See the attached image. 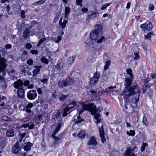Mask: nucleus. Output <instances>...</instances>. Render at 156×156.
<instances>
[{"instance_id":"052dcab7","label":"nucleus","mask_w":156,"mask_h":156,"mask_svg":"<svg viewBox=\"0 0 156 156\" xmlns=\"http://www.w3.org/2000/svg\"><path fill=\"white\" fill-rule=\"evenodd\" d=\"M59 18V16H56L54 18V19H53V22L54 23H56L57 20H58Z\"/></svg>"},{"instance_id":"473e14b6","label":"nucleus","mask_w":156,"mask_h":156,"mask_svg":"<svg viewBox=\"0 0 156 156\" xmlns=\"http://www.w3.org/2000/svg\"><path fill=\"white\" fill-rule=\"evenodd\" d=\"M45 1L46 0H40L37 2H35L34 3L33 5H40L44 3Z\"/></svg>"},{"instance_id":"864d4df0","label":"nucleus","mask_w":156,"mask_h":156,"mask_svg":"<svg viewBox=\"0 0 156 156\" xmlns=\"http://www.w3.org/2000/svg\"><path fill=\"white\" fill-rule=\"evenodd\" d=\"M38 52V51L36 50H32L30 51V53L33 54H37Z\"/></svg>"},{"instance_id":"774afa93","label":"nucleus","mask_w":156,"mask_h":156,"mask_svg":"<svg viewBox=\"0 0 156 156\" xmlns=\"http://www.w3.org/2000/svg\"><path fill=\"white\" fill-rule=\"evenodd\" d=\"M46 38H41L40 39V40L39 41V42L41 44L44 41H46Z\"/></svg>"},{"instance_id":"603ef678","label":"nucleus","mask_w":156,"mask_h":156,"mask_svg":"<svg viewBox=\"0 0 156 156\" xmlns=\"http://www.w3.org/2000/svg\"><path fill=\"white\" fill-rule=\"evenodd\" d=\"M21 17L22 18H24L25 17V11L23 10H22L21 11Z\"/></svg>"},{"instance_id":"7ed1b4c3","label":"nucleus","mask_w":156,"mask_h":156,"mask_svg":"<svg viewBox=\"0 0 156 156\" xmlns=\"http://www.w3.org/2000/svg\"><path fill=\"white\" fill-rule=\"evenodd\" d=\"M88 111L91 112L92 115H94L96 112V109L94 104H83L82 105V109L80 111L77 117V119L75 121L76 124H78L84 121V119H82L80 115L84 110Z\"/></svg>"},{"instance_id":"2eb2a0df","label":"nucleus","mask_w":156,"mask_h":156,"mask_svg":"<svg viewBox=\"0 0 156 156\" xmlns=\"http://www.w3.org/2000/svg\"><path fill=\"white\" fill-rule=\"evenodd\" d=\"M32 146V144L30 142H28L27 143H26L24 144L23 147L24 150L28 151L29 150Z\"/></svg>"},{"instance_id":"c85d7f7f","label":"nucleus","mask_w":156,"mask_h":156,"mask_svg":"<svg viewBox=\"0 0 156 156\" xmlns=\"http://www.w3.org/2000/svg\"><path fill=\"white\" fill-rule=\"evenodd\" d=\"M68 22V21L66 20H64L63 22H61L59 23V24L61 26L62 28L64 29L66 26V25Z\"/></svg>"},{"instance_id":"72a5a7b5","label":"nucleus","mask_w":156,"mask_h":156,"mask_svg":"<svg viewBox=\"0 0 156 156\" xmlns=\"http://www.w3.org/2000/svg\"><path fill=\"white\" fill-rule=\"evenodd\" d=\"M99 132L100 133V135H102L104 134V126L102 125L101 127H99Z\"/></svg>"},{"instance_id":"a19ab883","label":"nucleus","mask_w":156,"mask_h":156,"mask_svg":"<svg viewBox=\"0 0 156 156\" xmlns=\"http://www.w3.org/2000/svg\"><path fill=\"white\" fill-rule=\"evenodd\" d=\"M153 34L151 32H149L148 33L147 35H145L144 36V37L145 39H150L151 37V35H152Z\"/></svg>"},{"instance_id":"4468645a","label":"nucleus","mask_w":156,"mask_h":156,"mask_svg":"<svg viewBox=\"0 0 156 156\" xmlns=\"http://www.w3.org/2000/svg\"><path fill=\"white\" fill-rule=\"evenodd\" d=\"M49 79V76L46 74H44L43 76L42 79H41L40 81L43 84H47L48 81Z\"/></svg>"},{"instance_id":"0e129e2a","label":"nucleus","mask_w":156,"mask_h":156,"mask_svg":"<svg viewBox=\"0 0 156 156\" xmlns=\"http://www.w3.org/2000/svg\"><path fill=\"white\" fill-rule=\"evenodd\" d=\"M30 124V122L28 123H27L26 124H25L23 125H22V127H24V128H27V127H28V126H29V125Z\"/></svg>"},{"instance_id":"ea45409f","label":"nucleus","mask_w":156,"mask_h":156,"mask_svg":"<svg viewBox=\"0 0 156 156\" xmlns=\"http://www.w3.org/2000/svg\"><path fill=\"white\" fill-rule=\"evenodd\" d=\"M134 55H135V57H133V60H137L139 58V54L137 53H134Z\"/></svg>"},{"instance_id":"4d7b16f0","label":"nucleus","mask_w":156,"mask_h":156,"mask_svg":"<svg viewBox=\"0 0 156 156\" xmlns=\"http://www.w3.org/2000/svg\"><path fill=\"white\" fill-rule=\"evenodd\" d=\"M26 134V133H25L21 134L18 135V137L19 138H22L23 139L24 137Z\"/></svg>"},{"instance_id":"a878e982","label":"nucleus","mask_w":156,"mask_h":156,"mask_svg":"<svg viewBox=\"0 0 156 156\" xmlns=\"http://www.w3.org/2000/svg\"><path fill=\"white\" fill-rule=\"evenodd\" d=\"M126 72L128 75L129 76H128L130 78H131L133 76V78H134V76L133 74L132 73V70L131 69H129L126 70Z\"/></svg>"},{"instance_id":"4be33fe9","label":"nucleus","mask_w":156,"mask_h":156,"mask_svg":"<svg viewBox=\"0 0 156 156\" xmlns=\"http://www.w3.org/2000/svg\"><path fill=\"white\" fill-rule=\"evenodd\" d=\"M61 126V124L60 123H58L57 127L53 132V133L52 135V136H55V135L56 134L57 132L60 129Z\"/></svg>"},{"instance_id":"c03bdc74","label":"nucleus","mask_w":156,"mask_h":156,"mask_svg":"<svg viewBox=\"0 0 156 156\" xmlns=\"http://www.w3.org/2000/svg\"><path fill=\"white\" fill-rule=\"evenodd\" d=\"M127 134L131 136H134L135 134V131L133 130H130L129 133L128 131H127Z\"/></svg>"},{"instance_id":"bf43d9fd","label":"nucleus","mask_w":156,"mask_h":156,"mask_svg":"<svg viewBox=\"0 0 156 156\" xmlns=\"http://www.w3.org/2000/svg\"><path fill=\"white\" fill-rule=\"evenodd\" d=\"M29 126H28V129H33L34 127V125L33 124H32L30 123V124L29 125Z\"/></svg>"},{"instance_id":"bb28decb","label":"nucleus","mask_w":156,"mask_h":156,"mask_svg":"<svg viewBox=\"0 0 156 156\" xmlns=\"http://www.w3.org/2000/svg\"><path fill=\"white\" fill-rule=\"evenodd\" d=\"M76 105V102L74 101H69V103L68 106H69L71 105L70 107H67L70 108V110L72 109Z\"/></svg>"},{"instance_id":"1a4fd4ad","label":"nucleus","mask_w":156,"mask_h":156,"mask_svg":"<svg viewBox=\"0 0 156 156\" xmlns=\"http://www.w3.org/2000/svg\"><path fill=\"white\" fill-rule=\"evenodd\" d=\"M23 82L21 80H18L14 82V87L15 88L19 89L23 88Z\"/></svg>"},{"instance_id":"dca6fc26","label":"nucleus","mask_w":156,"mask_h":156,"mask_svg":"<svg viewBox=\"0 0 156 156\" xmlns=\"http://www.w3.org/2000/svg\"><path fill=\"white\" fill-rule=\"evenodd\" d=\"M65 81L67 84V86H68L73 84L75 82L74 80L70 77L67 78L65 80Z\"/></svg>"},{"instance_id":"ddd939ff","label":"nucleus","mask_w":156,"mask_h":156,"mask_svg":"<svg viewBox=\"0 0 156 156\" xmlns=\"http://www.w3.org/2000/svg\"><path fill=\"white\" fill-rule=\"evenodd\" d=\"M20 148L19 143L17 142L12 147V150L13 153L15 154H16L19 151Z\"/></svg>"},{"instance_id":"6ab92c4d","label":"nucleus","mask_w":156,"mask_h":156,"mask_svg":"<svg viewBox=\"0 0 156 156\" xmlns=\"http://www.w3.org/2000/svg\"><path fill=\"white\" fill-rule=\"evenodd\" d=\"M61 113L60 111H58L56 112L54 115H53L52 118L53 119H55L57 118L61 119Z\"/></svg>"},{"instance_id":"f03ea898","label":"nucleus","mask_w":156,"mask_h":156,"mask_svg":"<svg viewBox=\"0 0 156 156\" xmlns=\"http://www.w3.org/2000/svg\"><path fill=\"white\" fill-rule=\"evenodd\" d=\"M96 30H93L90 33V36L93 40L97 41L98 43H101L105 40V38L102 36L101 37L102 33V27L101 25L98 24L95 25Z\"/></svg>"},{"instance_id":"0eeeda50","label":"nucleus","mask_w":156,"mask_h":156,"mask_svg":"<svg viewBox=\"0 0 156 156\" xmlns=\"http://www.w3.org/2000/svg\"><path fill=\"white\" fill-rule=\"evenodd\" d=\"M140 27L144 31L146 30L150 31L152 28V25L151 23H148L147 24V23H145L141 24Z\"/></svg>"},{"instance_id":"3c124183","label":"nucleus","mask_w":156,"mask_h":156,"mask_svg":"<svg viewBox=\"0 0 156 156\" xmlns=\"http://www.w3.org/2000/svg\"><path fill=\"white\" fill-rule=\"evenodd\" d=\"M32 47V45L30 43H27L26 45V48L28 49H30Z\"/></svg>"},{"instance_id":"a18cd8bd","label":"nucleus","mask_w":156,"mask_h":156,"mask_svg":"<svg viewBox=\"0 0 156 156\" xmlns=\"http://www.w3.org/2000/svg\"><path fill=\"white\" fill-rule=\"evenodd\" d=\"M74 58L73 57H69L68 60V61L70 64L73 63L74 62Z\"/></svg>"},{"instance_id":"6e6d98bb","label":"nucleus","mask_w":156,"mask_h":156,"mask_svg":"<svg viewBox=\"0 0 156 156\" xmlns=\"http://www.w3.org/2000/svg\"><path fill=\"white\" fill-rule=\"evenodd\" d=\"M33 106V105L32 103H29L26 106V107L30 109Z\"/></svg>"},{"instance_id":"e2e57ef3","label":"nucleus","mask_w":156,"mask_h":156,"mask_svg":"<svg viewBox=\"0 0 156 156\" xmlns=\"http://www.w3.org/2000/svg\"><path fill=\"white\" fill-rule=\"evenodd\" d=\"M96 91L97 92V93H96V97H99V96L101 95L100 94L101 91L98 89H96Z\"/></svg>"},{"instance_id":"9b49d317","label":"nucleus","mask_w":156,"mask_h":156,"mask_svg":"<svg viewBox=\"0 0 156 156\" xmlns=\"http://www.w3.org/2000/svg\"><path fill=\"white\" fill-rule=\"evenodd\" d=\"M34 67L36 69L33 70L32 72L33 76H35L36 75L38 74L40 71V69L42 68V66H35Z\"/></svg>"},{"instance_id":"20e7f679","label":"nucleus","mask_w":156,"mask_h":156,"mask_svg":"<svg viewBox=\"0 0 156 156\" xmlns=\"http://www.w3.org/2000/svg\"><path fill=\"white\" fill-rule=\"evenodd\" d=\"M19 68L21 73H23L24 76L27 75L29 76L31 75V73L30 71V69L27 65L20 66Z\"/></svg>"},{"instance_id":"69168bd1","label":"nucleus","mask_w":156,"mask_h":156,"mask_svg":"<svg viewBox=\"0 0 156 156\" xmlns=\"http://www.w3.org/2000/svg\"><path fill=\"white\" fill-rule=\"evenodd\" d=\"M150 76L152 79H154L156 77V74L154 73H151Z\"/></svg>"},{"instance_id":"2f4dec72","label":"nucleus","mask_w":156,"mask_h":156,"mask_svg":"<svg viewBox=\"0 0 156 156\" xmlns=\"http://www.w3.org/2000/svg\"><path fill=\"white\" fill-rule=\"evenodd\" d=\"M98 14L97 13L94 11L92 12L90 16V18L91 19H93L96 17L97 16Z\"/></svg>"},{"instance_id":"338daca9","label":"nucleus","mask_w":156,"mask_h":156,"mask_svg":"<svg viewBox=\"0 0 156 156\" xmlns=\"http://www.w3.org/2000/svg\"><path fill=\"white\" fill-rule=\"evenodd\" d=\"M81 10L83 12H86L88 11V9L87 8H83L81 9Z\"/></svg>"},{"instance_id":"412c9836","label":"nucleus","mask_w":156,"mask_h":156,"mask_svg":"<svg viewBox=\"0 0 156 156\" xmlns=\"http://www.w3.org/2000/svg\"><path fill=\"white\" fill-rule=\"evenodd\" d=\"M30 34V31L28 28H26L23 33V37L24 38H27Z\"/></svg>"},{"instance_id":"09e8293b","label":"nucleus","mask_w":156,"mask_h":156,"mask_svg":"<svg viewBox=\"0 0 156 156\" xmlns=\"http://www.w3.org/2000/svg\"><path fill=\"white\" fill-rule=\"evenodd\" d=\"M90 92L93 94L94 97H96V93H97V91H96V90H94L91 89L90 90Z\"/></svg>"},{"instance_id":"37998d69","label":"nucleus","mask_w":156,"mask_h":156,"mask_svg":"<svg viewBox=\"0 0 156 156\" xmlns=\"http://www.w3.org/2000/svg\"><path fill=\"white\" fill-rule=\"evenodd\" d=\"M33 62V60L32 59H30L27 60V63L29 66H31L32 65Z\"/></svg>"},{"instance_id":"5fc2aeb1","label":"nucleus","mask_w":156,"mask_h":156,"mask_svg":"<svg viewBox=\"0 0 156 156\" xmlns=\"http://www.w3.org/2000/svg\"><path fill=\"white\" fill-rule=\"evenodd\" d=\"M29 84V81L28 80H27L24 81L23 84L25 86H27Z\"/></svg>"},{"instance_id":"680f3d73","label":"nucleus","mask_w":156,"mask_h":156,"mask_svg":"<svg viewBox=\"0 0 156 156\" xmlns=\"http://www.w3.org/2000/svg\"><path fill=\"white\" fill-rule=\"evenodd\" d=\"M62 39L61 37L60 36H58L57 37L56 40H55V42L56 43H58L59 41H60Z\"/></svg>"},{"instance_id":"f704fd0d","label":"nucleus","mask_w":156,"mask_h":156,"mask_svg":"<svg viewBox=\"0 0 156 156\" xmlns=\"http://www.w3.org/2000/svg\"><path fill=\"white\" fill-rule=\"evenodd\" d=\"M110 65V61H107L106 62L105 65L104 66V70H106L109 68V67Z\"/></svg>"},{"instance_id":"13d9d810","label":"nucleus","mask_w":156,"mask_h":156,"mask_svg":"<svg viewBox=\"0 0 156 156\" xmlns=\"http://www.w3.org/2000/svg\"><path fill=\"white\" fill-rule=\"evenodd\" d=\"M9 118L6 116H2V119L5 121H9Z\"/></svg>"},{"instance_id":"aec40b11","label":"nucleus","mask_w":156,"mask_h":156,"mask_svg":"<svg viewBox=\"0 0 156 156\" xmlns=\"http://www.w3.org/2000/svg\"><path fill=\"white\" fill-rule=\"evenodd\" d=\"M86 45L87 46V47L88 48V49L91 51H93L96 49V48L94 47L95 45L91 43L89 44V46L88 45H87V43H86Z\"/></svg>"},{"instance_id":"58836bf2","label":"nucleus","mask_w":156,"mask_h":156,"mask_svg":"<svg viewBox=\"0 0 156 156\" xmlns=\"http://www.w3.org/2000/svg\"><path fill=\"white\" fill-rule=\"evenodd\" d=\"M142 122L144 125H147L148 124V122L147 120L146 117H144L143 119Z\"/></svg>"},{"instance_id":"f257e3e1","label":"nucleus","mask_w":156,"mask_h":156,"mask_svg":"<svg viewBox=\"0 0 156 156\" xmlns=\"http://www.w3.org/2000/svg\"><path fill=\"white\" fill-rule=\"evenodd\" d=\"M133 78L127 77L125 80V88L123 94L125 99V106L126 109L133 108L132 104H136L139 101L140 92V88L136 85L131 86Z\"/></svg>"},{"instance_id":"423d86ee","label":"nucleus","mask_w":156,"mask_h":156,"mask_svg":"<svg viewBox=\"0 0 156 156\" xmlns=\"http://www.w3.org/2000/svg\"><path fill=\"white\" fill-rule=\"evenodd\" d=\"M100 74L99 73L96 72L90 81V85L91 86L94 85L98 80Z\"/></svg>"},{"instance_id":"c9c22d12","label":"nucleus","mask_w":156,"mask_h":156,"mask_svg":"<svg viewBox=\"0 0 156 156\" xmlns=\"http://www.w3.org/2000/svg\"><path fill=\"white\" fill-rule=\"evenodd\" d=\"M41 60L43 62L45 63L46 64H48V60L45 58L44 57H43L41 58Z\"/></svg>"},{"instance_id":"9d476101","label":"nucleus","mask_w":156,"mask_h":156,"mask_svg":"<svg viewBox=\"0 0 156 156\" xmlns=\"http://www.w3.org/2000/svg\"><path fill=\"white\" fill-rule=\"evenodd\" d=\"M98 144L96 138L94 136H91L87 142L88 145H92L95 146H96Z\"/></svg>"},{"instance_id":"6e6552de","label":"nucleus","mask_w":156,"mask_h":156,"mask_svg":"<svg viewBox=\"0 0 156 156\" xmlns=\"http://www.w3.org/2000/svg\"><path fill=\"white\" fill-rule=\"evenodd\" d=\"M136 147H135L134 148H132V147H128L127 150L125 151V153L127 156H136L135 154L133 153V151Z\"/></svg>"},{"instance_id":"c756f323","label":"nucleus","mask_w":156,"mask_h":156,"mask_svg":"<svg viewBox=\"0 0 156 156\" xmlns=\"http://www.w3.org/2000/svg\"><path fill=\"white\" fill-rule=\"evenodd\" d=\"M63 64L62 62H60L55 66L56 69L59 71H60L63 67Z\"/></svg>"},{"instance_id":"a211bd4d","label":"nucleus","mask_w":156,"mask_h":156,"mask_svg":"<svg viewBox=\"0 0 156 156\" xmlns=\"http://www.w3.org/2000/svg\"><path fill=\"white\" fill-rule=\"evenodd\" d=\"M58 85L60 87H63L67 86L65 80H60L58 81Z\"/></svg>"},{"instance_id":"f3484780","label":"nucleus","mask_w":156,"mask_h":156,"mask_svg":"<svg viewBox=\"0 0 156 156\" xmlns=\"http://www.w3.org/2000/svg\"><path fill=\"white\" fill-rule=\"evenodd\" d=\"M14 134V133L12 129L8 130L6 133V136L8 137L13 136Z\"/></svg>"},{"instance_id":"b1692460","label":"nucleus","mask_w":156,"mask_h":156,"mask_svg":"<svg viewBox=\"0 0 156 156\" xmlns=\"http://www.w3.org/2000/svg\"><path fill=\"white\" fill-rule=\"evenodd\" d=\"M69 96L68 95L62 94L59 97V100L61 101H63Z\"/></svg>"},{"instance_id":"e433bc0d","label":"nucleus","mask_w":156,"mask_h":156,"mask_svg":"<svg viewBox=\"0 0 156 156\" xmlns=\"http://www.w3.org/2000/svg\"><path fill=\"white\" fill-rule=\"evenodd\" d=\"M111 4V3H107L106 4H104L101 7V9L102 10H105L106 9L107 7L108 6H109Z\"/></svg>"},{"instance_id":"5701e85b","label":"nucleus","mask_w":156,"mask_h":156,"mask_svg":"<svg viewBox=\"0 0 156 156\" xmlns=\"http://www.w3.org/2000/svg\"><path fill=\"white\" fill-rule=\"evenodd\" d=\"M96 109V112L94 114V118L95 119L97 120V121L96 122V123H99L100 122V120L99 119V118L100 117L101 115L99 113H97V110L96 109V106H95Z\"/></svg>"},{"instance_id":"79ce46f5","label":"nucleus","mask_w":156,"mask_h":156,"mask_svg":"<svg viewBox=\"0 0 156 156\" xmlns=\"http://www.w3.org/2000/svg\"><path fill=\"white\" fill-rule=\"evenodd\" d=\"M100 136L101 138V140L102 142L103 143H104L106 141V139L105 137L104 134L102 135H100Z\"/></svg>"},{"instance_id":"de8ad7c7","label":"nucleus","mask_w":156,"mask_h":156,"mask_svg":"<svg viewBox=\"0 0 156 156\" xmlns=\"http://www.w3.org/2000/svg\"><path fill=\"white\" fill-rule=\"evenodd\" d=\"M146 145H147V143H143L142 144V146L141 147V150L142 151H144L145 148V146Z\"/></svg>"},{"instance_id":"7c9ffc66","label":"nucleus","mask_w":156,"mask_h":156,"mask_svg":"<svg viewBox=\"0 0 156 156\" xmlns=\"http://www.w3.org/2000/svg\"><path fill=\"white\" fill-rule=\"evenodd\" d=\"M70 108H69L66 107L63 110V112L62 113V117H65L67 115V112L69 111Z\"/></svg>"},{"instance_id":"393cba45","label":"nucleus","mask_w":156,"mask_h":156,"mask_svg":"<svg viewBox=\"0 0 156 156\" xmlns=\"http://www.w3.org/2000/svg\"><path fill=\"white\" fill-rule=\"evenodd\" d=\"M86 132L85 131H81L78 134V136L81 138L83 139L84 138L85 136Z\"/></svg>"},{"instance_id":"49530a36","label":"nucleus","mask_w":156,"mask_h":156,"mask_svg":"<svg viewBox=\"0 0 156 156\" xmlns=\"http://www.w3.org/2000/svg\"><path fill=\"white\" fill-rule=\"evenodd\" d=\"M53 138L55 139V142H56V144H57L58 142L60 141L61 139L59 138L56 137L55 136H52Z\"/></svg>"},{"instance_id":"8fccbe9b","label":"nucleus","mask_w":156,"mask_h":156,"mask_svg":"<svg viewBox=\"0 0 156 156\" xmlns=\"http://www.w3.org/2000/svg\"><path fill=\"white\" fill-rule=\"evenodd\" d=\"M154 6L152 4H150L149 6V9L151 11L153 10L154 9Z\"/></svg>"},{"instance_id":"4c0bfd02","label":"nucleus","mask_w":156,"mask_h":156,"mask_svg":"<svg viewBox=\"0 0 156 156\" xmlns=\"http://www.w3.org/2000/svg\"><path fill=\"white\" fill-rule=\"evenodd\" d=\"M82 0H76V5H80V7H83V5L82 3Z\"/></svg>"},{"instance_id":"cd10ccee","label":"nucleus","mask_w":156,"mask_h":156,"mask_svg":"<svg viewBox=\"0 0 156 156\" xmlns=\"http://www.w3.org/2000/svg\"><path fill=\"white\" fill-rule=\"evenodd\" d=\"M70 9L69 7H66L65 8V17L67 18L68 15L69 14L70 12Z\"/></svg>"},{"instance_id":"39448f33","label":"nucleus","mask_w":156,"mask_h":156,"mask_svg":"<svg viewBox=\"0 0 156 156\" xmlns=\"http://www.w3.org/2000/svg\"><path fill=\"white\" fill-rule=\"evenodd\" d=\"M37 94L34 90H31L27 92V97L30 100H34L37 97Z\"/></svg>"},{"instance_id":"f8f14e48","label":"nucleus","mask_w":156,"mask_h":156,"mask_svg":"<svg viewBox=\"0 0 156 156\" xmlns=\"http://www.w3.org/2000/svg\"><path fill=\"white\" fill-rule=\"evenodd\" d=\"M25 90L23 88H20L18 89L17 91V96L19 98H22L24 97Z\"/></svg>"}]
</instances>
